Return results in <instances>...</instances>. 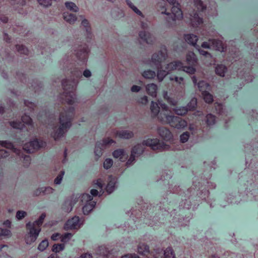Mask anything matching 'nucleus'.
<instances>
[{
    "instance_id": "nucleus-28",
    "label": "nucleus",
    "mask_w": 258,
    "mask_h": 258,
    "mask_svg": "<svg viewBox=\"0 0 258 258\" xmlns=\"http://www.w3.org/2000/svg\"><path fill=\"white\" fill-rule=\"evenodd\" d=\"M227 67L222 64H218L215 68L216 74L221 77H224L227 72Z\"/></svg>"
},
{
    "instance_id": "nucleus-34",
    "label": "nucleus",
    "mask_w": 258,
    "mask_h": 258,
    "mask_svg": "<svg viewBox=\"0 0 258 258\" xmlns=\"http://www.w3.org/2000/svg\"><path fill=\"white\" fill-rule=\"evenodd\" d=\"M204 101L207 103H212L213 101V96L208 91H204L202 93Z\"/></svg>"
},
{
    "instance_id": "nucleus-38",
    "label": "nucleus",
    "mask_w": 258,
    "mask_h": 258,
    "mask_svg": "<svg viewBox=\"0 0 258 258\" xmlns=\"http://www.w3.org/2000/svg\"><path fill=\"white\" fill-rule=\"evenodd\" d=\"M64 243L55 244L52 246V251L55 253L59 252L64 248Z\"/></svg>"
},
{
    "instance_id": "nucleus-29",
    "label": "nucleus",
    "mask_w": 258,
    "mask_h": 258,
    "mask_svg": "<svg viewBox=\"0 0 258 258\" xmlns=\"http://www.w3.org/2000/svg\"><path fill=\"white\" fill-rule=\"evenodd\" d=\"M96 202H91V204H86L83 207V212L85 215H88L95 207Z\"/></svg>"
},
{
    "instance_id": "nucleus-3",
    "label": "nucleus",
    "mask_w": 258,
    "mask_h": 258,
    "mask_svg": "<svg viewBox=\"0 0 258 258\" xmlns=\"http://www.w3.org/2000/svg\"><path fill=\"white\" fill-rule=\"evenodd\" d=\"M143 145L138 144L133 147L130 158L126 162L127 165H131L135 160L136 156H140L144 151L143 146H149L153 150H163L166 148L167 145L163 142H160L158 139H148L144 140Z\"/></svg>"
},
{
    "instance_id": "nucleus-58",
    "label": "nucleus",
    "mask_w": 258,
    "mask_h": 258,
    "mask_svg": "<svg viewBox=\"0 0 258 258\" xmlns=\"http://www.w3.org/2000/svg\"><path fill=\"white\" fill-rule=\"evenodd\" d=\"M167 102L171 105H172V106H176L177 103V102L176 100L173 99H172L171 98H169L168 97V99H167Z\"/></svg>"
},
{
    "instance_id": "nucleus-51",
    "label": "nucleus",
    "mask_w": 258,
    "mask_h": 258,
    "mask_svg": "<svg viewBox=\"0 0 258 258\" xmlns=\"http://www.w3.org/2000/svg\"><path fill=\"white\" fill-rule=\"evenodd\" d=\"M26 215V212L23 211H19L17 212L16 217L18 219L21 220Z\"/></svg>"
},
{
    "instance_id": "nucleus-12",
    "label": "nucleus",
    "mask_w": 258,
    "mask_h": 258,
    "mask_svg": "<svg viewBox=\"0 0 258 258\" xmlns=\"http://www.w3.org/2000/svg\"><path fill=\"white\" fill-rule=\"evenodd\" d=\"M115 142L109 138H105L99 141H98L95 146L94 153L98 160L102 155L103 151L104 149L109 146L111 144L115 143Z\"/></svg>"
},
{
    "instance_id": "nucleus-24",
    "label": "nucleus",
    "mask_w": 258,
    "mask_h": 258,
    "mask_svg": "<svg viewBox=\"0 0 258 258\" xmlns=\"http://www.w3.org/2000/svg\"><path fill=\"white\" fill-rule=\"evenodd\" d=\"M146 89L148 94L152 97L156 96L158 89L157 85L154 83L148 84L146 87Z\"/></svg>"
},
{
    "instance_id": "nucleus-8",
    "label": "nucleus",
    "mask_w": 258,
    "mask_h": 258,
    "mask_svg": "<svg viewBox=\"0 0 258 258\" xmlns=\"http://www.w3.org/2000/svg\"><path fill=\"white\" fill-rule=\"evenodd\" d=\"M160 122L164 124H168L171 127L177 129L183 128L187 125L186 121L178 116L170 115L165 112H161L158 116Z\"/></svg>"
},
{
    "instance_id": "nucleus-6",
    "label": "nucleus",
    "mask_w": 258,
    "mask_h": 258,
    "mask_svg": "<svg viewBox=\"0 0 258 258\" xmlns=\"http://www.w3.org/2000/svg\"><path fill=\"white\" fill-rule=\"evenodd\" d=\"M63 92L61 98L69 105H73L75 102V91L76 82L75 80L70 81L64 79L61 82Z\"/></svg>"
},
{
    "instance_id": "nucleus-21",
    "label": "nucleus",
    "mask_w": 258,
    "mask_h": 258,
    "mask_svg": "<svg viewBox=\"0 0 258 258\" xmlns=\"http://www.w3.org/2000/svg\"><path fill=\"white\" fill-rule=\"evenodd\" d=\"M210 42L211 43L212 48L215 49L220 51L224 50V46L222 42L218 39H210Z\"/></svg>"
},
{
    "instance_id": "nucleus-39",
    "label": "nucleus",
    "mask_w": 258,
    "mask_h": 258,
    "mask_svg": "<svg viewBox=\"0 0 258 258\" xmlns=\"http://www.w3.org/2000/svg\"><path fill=\"white\" fill-rule=\"evenodd\" d=\"M126 3L128 7L131 8L137 14L141 16H143L142 13L133 5L130 0H126Z\"/></svg>"
},
{
    "instance_id": "nucleus-37",
    "label": "nucleus",
    "mask_w": 258,
    "mask_h": 258,
    "mask_svg": "<svg viewBox=\"0 0 258 258\" xmlns=\"http://www.w3.org/2000/svg\"><path fill=\"white\" fill-rule=\"evenodd\" d=\"M165 258H176L174 252L171 247H167L164 252Z\"/></svg>"
},
{
    "instance_id": "nucleus-32",
    "label": "nucleus",
    "mask_w": 258,
    "mask_h": 258,
    "mask_svg": "<svg viewBox=\"0 0 258 258\" xmlns=\"http://www.w3.org/2000/svg\"><path fill=\"white\" fill-rule=\"evenodd\" d=\"M174 112L179 115H184L188 112V108L186 106L176 107L173 109Z\"/></svg>"
},
{
    "instance_id": "nucleus-63",
    "label": "nucleus",
    "mask_w": 258,
    "mask_h": 258,
    "mask_svg": "<svg viewBox=\"0 0 258 258\" xmlns=\"http://www.w3.org/2000/svg\"><path fill=\"white\" fill-rule=\"evenodd\" d=\"M0 20L3 23H6L8 21V18L6 16H0Z\"/></svg>"
},
{
    "instance_id": "nucleus-17",
    "label": "nucleus",
    "mask_w": 258,
    "mask_h": 258,
    "mask_svg": "<svg viewBox=\"0 0 258 258\" xmlns=\"http://www.w3.org/2000/svg\"><path fill=\"white\" fill-rule=\"evenodd\" d=\"M184 39L188 44L194 46L196 49L199 48V45L197 44L198 40L197 35L193 34H187L184 35Z\"/></svg>"
},
{
    "instance_id": "nucleus-55",
    "label": "nucleus",
    "mask_w": 258,
    "mask_h": 258,
    "mask_svg": "<svg viewBox=\"0 0 258 258\" xmlns=\"http://www.w3.org/2000/svg\"><path fill=\"white\" fill-rule=\"evenodd\" d=\"M121 258H140L138 255L135 253L133 254H126L122 256Z\"/></svg>"
},
{
    "instance_id": "nucleus-33",
    "label": "nucleus",
    "mask_w": 258,
    "mask_h": 258,
    "mask_svg": "<svg viewBox=\"0 0 258 258\" xmlns=\"http://www.w3.org/2000/svg\"><path fill=\"white\" fill-rule=\"evenodd\" d=\"M156 76V73L151 70H145L142 73V76L145 79H152Z\"/></svg>"
},
{
    "instance_id": "nucleus-64",
    "label": "nucleus",
    "mask_w": 258,
    "mask_h": 258,
    "mask_svg": "<svg viewBox=\"0 0 258 258\" xmlns=\"http://www.w3.org/2000/svg\"><path fill=\"white\" fill-rule=\"evenodd\" d=\"M80 258H92V255L89 253H84L81 255Z\"/></svg>"
},
{
    "instance_id": "nucleus-46",
    "label": "nucleus",
    "mask_w": 258,
    "mask_h": 258,
    "mask_svg": "<svg viewBox=\"0 0 258 258\" xmlns=\"http://www.w3.org/2000/svg\"><path fill=\"white\" fill-rule=\"evenodd\" d=\"M72 234L70 233H65L63 235H61L60 240L63 243L68 242L72 237Z\"/></svg>"
},
{
    "instance_id": "nucleus-36",
    "label": "nucleus",
    "mask_w": 258,
    "mask_h": 258,
    "mask_svg": "<svg viewBox=\"0 0 258 258\" xmlns=\"http://www.w3.org/2000/svg\"><path fill=\"white\" fill-rule=\"evenodd\" d=\"M216 116L211 113L208 114L206 116V123L208 126L214 125L215 123Z\"/></svg>"
},
{
    "instance_id": "nucleus-2",
    "label": "nucleus",
    "mask_w": 258,
    "mask_h": 258,
    "mask_svg": "<svg viewBox=\"0 0 258 258\" xmlns=\"http://www.w3.org/2000/svg\"><path fill=\"white\" fill-rule=\"evenodd\" d=\"M74 113L75 108L72 106H69L64 109L63 112L60 113L59 118L60 125L51 134V136L54 140L56 141L63 137L67 130L71 127Z\"/></svg>"
},
{
    "instance_id": "nucleus-41",
    "label": "nucleus",
    "mask_w": 258,
    "mask_h": 258,
    "mask_svg": "<svg viewBox=\"0 0 258 258\" xmlns=\"http://www.w3.org/2000/svg\"><path fill=\"white\" fill-rule=\"evenodd\" d=\"M93 197L88 194H83L81 196V201L86 202V204H91L92 201Z\"/></svg>"
},
{
    "instance_id": "nucleus-47",
    "label": "nucleus",
    "mask_w": 258,
    "mask_h": 258,
    "mask_svg": "<svg viewBox=\"0 0 258 258\" xmlns=\"http://www.w3.org/2000/svg\"><path fill=\"white\" fill-rule=\"evenodd\" d=\"M189 137V134L186 132L181 134L180 136V141L181 143H184L187 141Z\"/></svg>"
},
{
    "instance_id": "nucleus-40",
    "label": "nucleus",
    "mask_w": 258,
    "mask_h": 258,
    "mask_svg": "<svg viewBox=\"0 0 258 258\" xmlns=\"http://www.w3.org/2000/svg\"><path fill=\"white\" fill-rule=\"evenodd\" d=\"M65 6L68 10L73 12H76L79 10L78 7L73 2H66L65 3Z\"/></svg>"
},
{
    "instance_id": "nucleus-19",
    "label": "nucleus",
    "mask_w": 258,
    "mask_h": 258,
    "mask_svg": "<svg viewBox=\"0 0 258 258\" xmlns=\"http://www.w3.org/2000/svg\"><path fill=\"white\" fill-rule=\"evenodd\" d=\"M139 35L140 38L147 44H151L154 42V38L149 32L141 31L140 32Z\"/></svg>"
},
{
    "instance_id": "nucleus-57",
    "label": "nucleus",
    "mask_w": 258,
    "mask_h": 258,
    "mask_svg": "<svg viewBox=\"0 0 258 258\" xmlns=\"http://www.w3.org/2000/svg\"><path fill=\"white\" fill-rule=\"evenodd\" d=\"M139 102L143 104H146L148 102V97L146 96H144L141 97Z\"/></svg>"
},
{
    "instance_id": "nucleus-45",
    "label": "nucleus",
    "mask_w": 258,
    "mask_h": 258,
    "mask_svg": "<svg viewBox=\"0 0 258 258\" xmlns=\"http://www.w3.org/2000/svg\"><path fill=\"white\" fill-rule=\"evenodd\" d=\"M113 165V160L110 158H107L103 163V167L105 169H108L111 167Z\"/></svg>"
},
{
    "instance_id": "nucleus-49",
    "label": "nucleus",
    "mask_w": 258,
    "mask_h": 258,
    "mask_svg": "<svg viewBox=\"0 0 258 258\" xmlns=\"http://www.w3.org/2000/svg\"><path fill=\"white\" fill-rule=\"evenodd\" d=\"M38 3L44 7H48L51 4V0H37Z\"/></svg>"
},
{
    "instance_id": "nucleus-56",
    "label": "nucleus",
    "mask_w": 258,
    "mask_h": 258,
    "mask_svg": "<svg viewBox=\"0 0 258 258\" xmlns=\"http://www.w3.org/2000/svg\"><path fill=\"white\" fill-rule=\"evenodd\" d=\"M201 46L204 48H209V49L212 48L211 43L210 42V39L209 40L208 42H203Z\"/></svg>"
},
{
    "instance_id": "nucleus-23",
    "label": "nucleus",
    "mask_w": 258,
    "mask_h": 258,
    "mask_svg": "<svg viewBox=\"0 0 258 258\" xmlns=\"http://www.w3.org/2000/svg\"><path fill=\"white\" fill-rule=\"evenodd\" d=\"M116 136L121 139H129L133 137L134 134L132 132L128 131H117Z\"/></svg>"
},
{
    "instance_id": "nucleus-9",
    "label": "nucleus",
    "mask_w": 258,
    "mask_h": 258,
    "mask_svg": "<svg viewBox=\"0 0 258 258\" xmlns=\"http://www.w3.org/2000/svg\"><path fill=\"white\" fill-rule=\"evenodd\" d=\"M194 3L197 11L190 14L191 17V23L193 27L196 28L203 23V19L201 17V13L206 9V6L201 0H194Z\"/></svg>"
},
{
    "instance_id": "nucleus-4",
    "label": "nucleus",
    "mask_w": 258,
    "mask_h": 258,
    "mask_svg": "<svg viewBox=\"0 0 258 258\" xmlns=\"http://www.w3.org/2000/svg\"><path fill=\"white\" fill-rule=\"evenodd\" d=\"M0 145L8 149H11L19 157L22 161L23 166L28 167L31 163V157L29 155H24L22 151L15 147L14 144L7 141H0ZM10 155L9 152L4 149L0 150V159L6 158Z\"/></svg>"
},
{
    "instance_id": "nucleus-30",
    "label": "nucleus",
    "mask_w": 258,
    "mask_h": 258,
    "mask_svg": "<svg viewBox=\"0 0 258 258\" xmlns=\"http://www.w3.org/2000/svg\"><path fill=\"white\" fill-rule=\"evenodd\" d=\"M150 109L154 117L156 116L157 115L158 116L159 114L161 113V112H159V107L158 104L154 101L151 102Z\"/></svg>"
},
{
    "instance_id": "nucleus-25",
    "label": "nucleus",
    "mask_w": 258,
    "mask_h": 258,
    "mask_svg": "<svg viewBox=\"0 0 258 258\" xmlns=\"http://www.w3.org/2000/svg\"><path fill=\"white\" fill-rule=\"evenodd\" d=\"M138 252L140 254L147 256L150 253L149 246L144 243H140L139 244Z\"/></svg>"
},
{
    "instance_id": "nucleus-20",
    "label": "nucleus",
    "mask_w": 258,
    "mask_h": 258,
    "mask_svg": "<svg viewBox=\"0 0 258 258\" xmlns=\"http://www.w3.org/2000/svg\"><path fill=\"white\" fill-rule=\"evenodd\" d=\"M158 133L164 140L168 141L172 138L171 132L167 128L160 127L158 128Z\"/></svg>"
},
{
    "instance_id": "nucleus-26",
    "label": "nucleus",
    "mask_w": 258,
    "mask_h": 258,
    "mask_svg": "<svg viewBox=\"0 0 258 258\" xmlns=\"http://www.w3.org/2000/svg\"><path fill=\"white\" fill-rule=\"evenodd\" d=\"M80 196H79L78 195H77L75 199L73 201H72L73 198H71V200H68L66 201L65 202V204L66 205L68 204L69 207H68L67 208H66V207H62V208L63 209L64 211L66 212H68V213L71 212L72 210L73 207L74 206V205L76 204L77 203V202L78 201V199H79V198H80Z\"/></svg>"
},
{
    "instance_id": "nucleus-48",
    "label": "nucleus",
    "mask_w": 258,
    "mask_h": 258,
    "mask_svg": "<svg viewBox=\"0 0 258 258\" xmlns=\"http://www.w3.org/2000/svg\"><path fill=\"white\" fill-rule=\"evenodd\" d=\"M64 174V171H61V173L59 175H58L54 179V182L55 184H58L60 183Z\"/></svg>"
},
{
    "instance_id": "nucleus-42",
    "label": "nucleus",
    "mask_w": 258,
    "mask_h": 258,
    "mask_svg": "<svg viewBox=\"0 0 258 258\" xmlns=\"http://www.w3.org/2000/svg\"><path fill=\"white\" fill-rule=\"evenodd\" d=\"M16 48L18 51L21 54H24L25 55H28L29 53V50L27 47H26L23 45H17Z\"/></svg>"
},
{
    "instance_id": "nucleus-31",
    "label": "nucleus",
    "mask_w": 258,
    "mask_h": 258,
    "mask_svg": "<svg viewBox=\"0 0 258 258\" xmlns=\"http://www.w3.org/2000/svg\"><path fill=\"white\" fill-rule=\"evenodd\" d=\"M82 25L83 26L85 29L86 31L87 34V37L88 38H92V33H91V28L89 25V23L87 19H84L82 21Z\"/></svg>"
},
{
    "instance_id": "nucleus-44",
    "label": "nucleus",
    "mask_w": 258,
    "mask_h": 258,
    "mask_svg": "<svg viewBox=\"0 0 258 258\" xmlns=\"http://www.w3.org/2000/svg\"><path fill=\"white\" fill-rule=\"evenodd\" d=\"M48 246V241L47 239L42 240L38 246V249L40 251L44 250Z\"/></svg>"
},
{
    "instance_id": "nucleus-14",
    "label": "nucleus",
    "mask_w": 258,
    "mask_h": 258,
    "mask_svg": "<svg viewBox=\"0 0 258 258\" xmlns=\"http://www.w3.org/2000/svg\"><path fill=\"white\" fill-rule=\"evenodd\" d=\"M79 217L76 216L66 222L64 228L66 230L77 229L79 227Z\"/></svg>"
},
{
    "instance_id": "nucleus-53",
    "label": "nucleus",
    "mask_w": 258,
    "mask_h": 258,
    "mask_svg": "<svg viewBox=\"0 0 258 258\" xmlns=\"http://www.w3.org/2000/svg\"><path fill=\"white\" fill-rule=\"evenodd\" d=\"M199 51L200 54L205 56H211V54L209 53L208 51H206L205 50H202L201 49L200 46H199V48L197 49Z\"/></svg>"
},
{
    "instance_id": "nucleus-52",
    "label": "nucleus",
    "mask_w": 258,
    "mask_h": 258,
    "mask_svg": "<svg viewBox=\"0 0 258 258\" xmlns=\"http://www.w3.org/2000/svg\"><path fill=\"white\" fill-rule=\"evenodd\" d=\"M96 187H98L100 189V192L102 190L103 184L102 183V180L101 179H98L94 183Z\"/></svg>"
},
{
    "instance_id": "nucleus-43",
    "label": "nucleus",
    "mask_w": 258,
    "mask_h": 258,
    "mask_svg": "<svg viewBox=\"0 0 258 258\" xmlns=\"http://www.w3.org/2000/svg\"><path fill=\"white\" fill-rule=\"evenodd\" d=\"M214 112H215L219 114H222L223 112V105L221 103H215L214 104Z\"/></svg>"
},
{
    "instance_id": "nucleus-60",
    "label": "nucleus",
    "mask_w": 258,
    "mask_h": 258,
    "mask_svg": "<svg viewBox=\"0 0 258 258\" xmlns=\"http://www.w3.org/2000/svg\"><path fill=\"white\" fill-rule=\"evenodd\" d=\"M83 75L85 77L88 78L91 76V73L89 70H85L83 72Z\"/></svg>"
},
{
    "instance_id": "nucleus-61",
    "label": "nucleus",
    "mask_w": 258,
    "mask_h": 258,
    "mask_svg": "<svg viewBox=\"0 0 258 258\" xmlns=\"http://www.w3.org/2000/svg\"><path fill=\"white\" fill-rule=\"evenodd\" d=\"M91 196L96 197L98 195V191L96 189H92L90 191Z\"/></svg>"
},
{
    "instance_id": "nucleus-11",
    "label": "nucleus",
    "mask_w": 258,
    "mask_h": 258,
    "mask_svg": "<svg viewBox=\"0 0 258 258\" xmlns=\"http://www.w3.org/2000/svg\"><path fill=\"white\" fill-rule=\"evenodd\" d=\"M46 146L45 142L35 139L33 140L24 144L23 149L27 153H32Z\"/></svg>"
},
{
    "instance_id": "nucleus-27",
    "label": "nucleus",
    "mask_w": 258,
    "mask_h": 258,
    "mask_svg": "<svg viewBox=\"0 0 258 258\" xmlns=\"http://www.w3.org/2000/svg\"><path fill=\"white\" fill-rule=\"evenodd\" d=\"M63 18L65 21L70 24H74L77 20L76 15L70 13L69 12H64Z\"/></svg>"
},
{
    "instance_id": "nucleus-18",
    "label": "nucleus",
    "mask_w": 258,
    "mask_h": 258,
    "mask_svg": "<svg viewBox=\"0 0 258 258\" xmlns=\"http://www.w3.org/2000/svg\"><path fill=\"white\" fill-rule=\"evenodd\" d=\"M96 253L97 254L103 257L110 258L111 255L113 253V249L109 250L106 246L101 245L98 247Z\"/></svg>"
},
{
    "instance_id": "nucleus-13",
    "label": "nucleus",
    "mask_w": 258,
    "mask_h": 258,
    "mask_svg": "<svg viewBox=\"0 0 258 258\" xmlns=\"http://www.w3.org/2000/svg\"><path fill=\"white\" fill-rule=\"evenodd\" d=\"M76 52V57L78 60L82 62L83 64H86L87 59L89 51L88 46L87 44L80 45L77 50H75Z\"/></svg>"
},
{
    "instance_id": "nucleus-62",
    "label": "nucleus",
    "mask_w": 258,
    "mask_h": 258,
    "mask_svg": "<svg viewBox=\"0 0 258 258\" xmlns=\"http://www.w3.org/2000/svg\"><path fill=\"white\" fill-rule=\"evenodd\" d=\"M4 38L7 43H9L11 42V38L8 34L6 33H4Z\"/></svg>"
},
{
    "instance_id": "nucleus-16",
    "label": "nucleus",
    "mask_w": 258,
    "mask_h": 258,
    "mask_svg": "<svg viewBox=\"0 0 258 258\" xmlns=\"http://www.w3.org/2000/svg\"><path fill=\"white\" fill-rule=\"evenodd\" d=\"M112 156L114 158H119L121 162L125 161L128 157V154L122 149L115 150L112 152Z\"/></svg>"
},
{
    "instance_id": "nucleus-7",
    "label": "nucleus",
    "mask_w": 258,
    "mask_h": 258,
    "mask_svg": "<svg viewBox=\"0 0 258 258\" xmlns=\"http://www.w3.org/2000/svg\"><path fill=\"white\" fill-rule=\"evenodd\" d=\"M46 217L45 213H42L39 219L33 223L29 222L26 224V228L29 230V237L26 238V242L27 244H31L35 241L41 231L40 227L42 225Z\"/></svg>"
},
{
    "instance_id": "nucleus-59",
    "label": "nucleus",
    "mask_w": 258,
    "mask_h": 258,
    "mask_svg": "<svg viewBox=\"0 0 258 258\" xmlns=\"http://www.w3.org/2000/svg\"><path fill=\"white\" fill-rule=\"evenodd\" d=\"M141 87L137 85H133L131 88V91L133 92H138L140 91Z\"/></svg>"
},
{
    "instance_id": "nucleus-50",
    "label": "nucleus",
    "mask_w": 258,
    "mask_h": 258,
    "mask_svg": "<svg viewBox=\"0 0 258 258\" xmlns=\"http://www.w3.org/2000/svg\"><path fill=\"white\" fill-rule=\"evenodd\" d=\"M11 234V231L8 229L0 228V236H9Z\"/></svg>"
},
{
    "instance_id": "nucleus-35",
    "label": "nucleus",
    "mask_w": 258,
    "mask_h": 258,
    "mask_svg": "<svg viewBox=\"0 0 258 258\" xmlns=\"http://www.w3.org/2000/svg\"><path fill=\"white\" fill-rule=\"evenodd\" d=\"M197 106V99L196 98H192L189 102H188L186 105V107L188 108V111L195 110Z\"/></svg>"
},
{
    "instance_id": "nucleus-1",
    "label": "nucleus",
    "mask_w": 258,
    "mask_h": 258,
    "mask_svg": "<svg viewBox=\"0 0 258 258\" xmlns=\"http://www.w3.org/2000/svg\"><path fill=\"white\" fill-rule=\"evenodd\" d=\"M167 54L162 50L154 53L152 56V61L158 68L157 77L159 81H162L165 77L171 81H175L180 84L183 81V78L174 75H171L172 71H182L189 74H194L196 72L195 67L197 64V58L194 52L189 51L186 55V60L188 66H184L180 61H174L167 64L165 70L161 69V63L165 60Z\"/></svg>"
},
{
    "instance_id": "nucleus-15",
    "label": "nucleus",
    "mask_w": 258,
    "mask_h": 258,
    "mask_svg": "<svg viewBox=\"0 0 258 258\" xmlns=\"http://www.w3.org/2000/svg\"><path fill=\"white\" fill-rule=\"evenodd\" d=\"M192 81L195 86L197 85L199 91H201L202 93H204V91H207V90H209L210 88L209 84L205 81H200L197 83V78L195 76L192 77Z\"/></svg>"
},
{
    "instance_id": "nucleus-22",
    "label": "nucleus",
    "mask_w": 258,
    "mask_h": 258,
    "mask_svg": "<svg viewBox=\"0 0 258 258\" xmlns=\"http://www.w3.org/2000/svg\"><path fill=\"white\" fill-rule=\"evenodd\" d=\"M109 180L106 187V190L108 194H110L114 190L116 179L111 175L109 177Z\"/></svg>"
},
{
    "instance_id": "nucleus-5",
    "label": "nucleus",
    "mask_w": 258,
    "mask_h": 258,
    "mask_svg": "<svg viewBox=\"0 0 258 258\" xmlns=\"http://www.w3.org/2000/svg\"><path fill=\"white\" fill-rule=\"evenodd\" d=\"M168 3L172 6L171 13L167 12L165 8V2L163 1L164 6L161 7L160 10L161 13L167 15V22L172 24L174 23L176 20H181L182 19L183 15L182 11L180 7V5L178 3L176 2V0H166Z\"/></svg>"
},
{
    "instance_id": "nucleus-54",
    "label": "nucleus",
    "mask_w": 258,
    "mask_h": 258,
    "mask_svg": "<svg viewBox=\"0 0 258 258\" xmlns=\"http://www.w3.org/2000/svg\"><path fill=\"white\" fill-rule=\"evenodd\" d=\"M60 237H61V234L60 233H53L51 235V240H52L53 241H56L59 239H60Z\"/></svg>"
},
{
    "instance_id": "nucleus-10",
    "label": "nucleus",
    "mask_w": 258,
    "mask_h": 258,
    "mask_svg": "<svg viewBox=\"0 0 258 258\" xmlns=\"http://www.w3.org/2000/svg\"><path fill=\"white\" fill-rule=\"evenodd\" d=\"M21 121H13L10 122V125L16 129H20L21 130H24L26 128V125L30 129L33 128V124L32 118L30 116L27 114H24L21 117Z\"/></svg>"
}]
</instances>
